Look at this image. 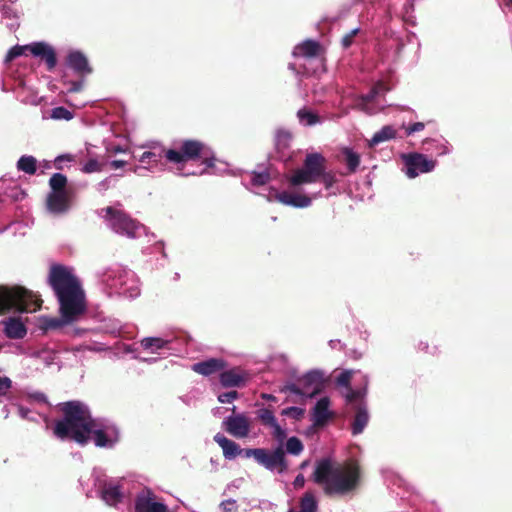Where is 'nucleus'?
Listing matches in <instances>:
<instances>
[{"instance_id":"nucleus-1","label":"nucleus","mask_w":512,"mask_h":512,"mask_svg":"<svg viewBox=\"0 0 512 512\" xmlns=\"http://www.w3.org/2000/svg\"><path fill=\"white\" fill-rule=\"evenodd\" d=\"M63 419L56 421L54 435L59 439L70 438L84 446L92 435L97 447H112L117 441L115 429H98L88 407L80 401H67L59 404Z\"/></svg>"},{"instance_id":"nucleus-2","label":"nucleus","mask_w":512,"mask_h":512,"mask_svg":"<svg viewBox=\"0 0 512 512\" xmlns=\"http://www.w3.org/2000/svg\"><path fill=\"white\" fill-rule=\"evenodd\" d=\"M361 470L355 461L344 465H333L330 459L317 462L312 475L313 481L323 487L328 496H343L353 492L360 483Z\"/></svg>"},{"instance_id":"nucleus-3","label":"nucleus","mask_w":512,"mask_h":512,"mask_svg":"<svg viewBox=\"0 0 512 512\" xmlns=\"http://www.w3.org/2000/svg\"><path fill=\"white\" fill-rule=\"evenodd\" d=\"M49 284L58 298L60 313L66 322L74 321L85 312L84 291L78 278L66 267L52 266L49 273Z\"/></svg>"},{"instance_id":"nucleus-4","label":"nucleus","mask_w":512,"mask_h":512,"mask_svg":"<svg viewBox=\"0 0 512 512\" xmlns=\"http://www.w3.org/2000/svg\"><path fill=\"white\" fill-rule=\"evenodd\" d=\"M163 154L167 161L174 164L201 160L206 168H214L216 163L214 151L204 142L195 139H186L178 149H165Z\"/></svg>"},{"instance_id":"nucleus-5","label":"nucleus","mask_w":512,"mask_h":512,"mask_svg":"<svg viewBox=\"0 0 512 512\" xmlns=\"http://www.w3.org/2000/svg\"><path fill=\"white\" fill-rule=\"evenodd\" d=\"M42 300L23 286L0 285V315L15 309L31 313L39 310Z\"/></svg>"},{"instance_id":"nucleus-6","label":"nucleus","mask_w":512,"mask_h":512,"mask_svg":"<svg viewBox=\"0 0 512 512\" xmlns=\"http://www.w3.org/2000/svg\"><path fill=\"white\" fill-rule=\"evenodd\" d=\"M102 211L105 212V215L103 216L104 220L108 222L110 228L114 232L129 238H134L136 236V232L140 225L125 211L116 209L112 206H108L102 209Z\"/></svg>"},{"instance_id":"nucleus-7","label":"nucleus","mask_w":512,"mask_h":512,"mask_svg":"<svg viewBox=\"0 0 512 512\" xmlns=\"http://www.w3.org/2000/svg\"><path fill=\"white\" fill-rule=\"evenodd\" d=\"M257 463L267 470L277 471L278 473H283L288 469V462L282 446H278L272 451L262 448Z\"/></svg>"},{"instance_id":"nucleus-8","label":"nucleus","mask_w":512,"mask_h":512,"mask_svg":"<svg viewBox=\"0 0 512 512\" xmlns=\"http://www.w3.org/2000/svg\"><path fill=\"white\" fill-rule=\"evenodd\" d=\"M403 160L406 166V175L409 178H415L420 173L431 172L436 166L435 160L428 159L421 153L403 155Z\"/></svg>"},{"instance_id":"nucleus-9","label":"nucleus","mask_w":512,"mask_h":512,"mask_svg":"<svg viewBox=\"0 0 512 512\" xmlns=\"http://www.w3.org/2000/svg\"><path fill=\"white\" fill-rule=\"evenodd\" d=\"M72 192H49L46 197L45 206L48 212L54 215H63L71 207Z\"/></svg>"},{"instance_id":"nucleus-10","label":"nucleus","mask_w":512,"mask_h":512,"mask_svg":"<svg viewBox=\"0 0 512 512\" xmlns=\"http://www.w3.org/2000/svg\"><path fill=\"white\" fill-rule=\"evenodd\" d=\"M168 507L164 503L156 501V496L151 490L143 491L135 498V512H167Z\"/></svg>"},{"instance_id":"nucleus-11","label":"nucleus","mask_w":512,"mask_h":512,"mask_svg":"<svg viewBox=\"0 0 512 512\" xmlns=\"http://www.w3.org/2000/svg\"><path fill=\"white\" fill-rule=\"evenodd\" d=\"M225 430L236 438H245L250 432V423L246 416H229L223 422Z\"/></svg>"},{"instance_id":"nucleus-12","label":"nucleus","mask_w":512,"mask_h":512,"mask_svg":"<svg viewBox=\"0 0 512 512\" xmlns=\"http://www.w3.org/2000/svg\"><path fill=\"white\" fill-rule=\"evenodd\" d=\"M30 53L35 57L41 58L45 62L48 71H52L57 65V56L54 48L45 42L31 43Z\"/></svg>"},{"instance_id":"nucleus-13","label":"nucleus","mask_w":512,"mask_h":512,"mask_svg":"<svg viewBox=\"0 0 512 512\" xmlns=\"http://www.w3.org/2000/svg\"><path fill=\"white\" fill-rule=\"evenodd\" d=\"M227 367V363L221 358H210L194 363L192 370L203 376H210L221 372Z\"/></svg>"},{"instance_id":"nucleus-14","label":"nucleus","mask_w":512,"mask_h":512,"mask_svg":"<svg viewBox=\"0 0 512 512\" xmlns=\"http://www.w3.org/2000/svg\"><path fill=\"white\" fill-rule=\"evenodd\" d=\"M330 400L328 397L319 399L312 411V420L314 427H323L333 416L329 411Z\"/></svg>"},{"instance_id":"nucleus-15","label":"nucleus","mask_w":512,"mask_h":512,"mask_svg":"<svg viewBox=\"0 0 512 512\" xmlns=\"http://www.w3.org/2000/svg\"><path fill=\"white\" fill-rule=\"evenodd\" d=\"M303 167L317 180L326 169V159L320 153H309L306 155Z\"/></svg>"},{"instance_id":"nucleus-16","label":"nucleus","mask_w":512,"mask_h":512,"mask_svg":"<svg viewBox=\"0 0 512 512\" xmlns=\"http://www.w3.org/2000/svg\"><path fill=\"white\" fill-rule=\"evenodd\" d=\"M2 324L5 335L10 339H22L27 334L26 326L19 317H9Z\"/></svg>"},{"instance_id":"nucleus-17","label":"nucleus","mask_w":512,"mask_h":512,"mask_svg":"<svg viewBox=\"0 0 512 512\" xmlns=\"http://www.w3.org/2000/svg\"><path fill=\"white\" fill-rule=\"evenodd\" d=\"M246 382V374L239 368H233L220 373V383L223 387H241Z\"/></svg>"},{"instance_id":"nucleus-18","label":"nucleus","mask_w":512,"mask_h":512,"mask_svg":"<svg viewBox=\"0 0 512 512\" xmlns=\"http://www.w3.org/2000/svg\"><path fill=\"white\" fill-rule=\"evenodd\" d=\"M299 384L306 391L307 396L313 397L321 390L322 374L318 371L309 372L299 380Z\"/></svg>"},{"instance_id":"nucleus-19","label":"nucleus","mask_w":512,"mask_h":512,"mask_svg":"<svg viewBox=\"0 0 512 512\" xmlns=\"http://www.w3.org/2000/svg\"><path fill=\"white\" fill-rule=\"evenodd\" d=\"M67 64L80 75H86L92 72V68L89 66L87 58L79 51L71 52L67 56Z\"/></svg>"},{"instance_id":"nucleus-20","label":"nucleus","mask_w":512,"mask_h":512,"mask_svg":"<svg viewBox=\"0 0 512 512\" xmlns=\"http://www.w3.org/2000/svg\"><path fill=\"white\" fill-rule=\"evenodd\" d=\"M214 441L222 448L223 455L226 459L231 460L242 454L241 447L221 433H217L214 436Z\"/></svg>"},{"instance_id":"nucleus-21","label":"nucleus","mask_w":512,"mask_h":512,"mask_svg":"<svg viewBox=\"0 0 512 512\" xmlns=\"http://www.w3.org/2000/svg\"><path fill=\"white\" fill-rule=\"evenodd\" d=\"M276 199L284 205H289L297 208H305L311 204L310 197L286 191L278 193L276 195Z\"/></svg>"},{"instance_id":"nucleus-22","label":"nucleus","mask_w":512,"mask_h":512,"mask_svg":"<svg viewBox=\"0 0 512 512\" xmlns=\"http://www.w3.org/2000/svg\"><path fill=\"white\" fill-rule=\"evenodd\" d=\"M356 414L352 422V434L358 435L363 432L368 424L369 415L366 406L356 405Z\"/></svg>"},{"instance_id":"nucleus-23","label":"nucleus","mask_w":512,"mask_h":512,"mask_svg":"<svg viewBox=\"0 0 512 512\" xmlns=\"http://www.w3.org/2000/svg\"><path fill=\"white\" fill-rule=\"evenodd\" d=\"M320 50L321 46L319 42L314 40H306L295 47L294 54L297 56L312 58L318 56Z\"/></svg>"},{"instance_id":"nucleus-24","label":"nucleus","mask_w":512,"mask_h":512,"mask_svg":"<svg viewBox=\"0 0 512 512\" xmlns=\"http://www.w3.org/2000/svg\"><path fill=\"white\" fill-rule=\"evenodd\" d=\"M341 154L347 166L348 173H355L360 165V155L348 147H344L341 150Z\"/></svg>"},{"instance_id":"nucleus-25","label":"nucleus","mask_w":512,"mask_h":512,"mask_svg":"<svg viewBox=\"0 0 512 512\" xmlns=\"http://www.w3.org/2000/svg\"><path fill=\"white\" fill-rule=\"evenodd\" d=\"M120 487L116 485H105L102 489V499L110 506L116 505L122 500Z\"/></svg>"},{"instance_id":"nucleus-26","label":"nucleus","mask_w":512,"mask_h":512,"mask_svg":"<svg viewBox=\"0 0 512 512\" xmlns=\"http://www.w3.org/2000/svg\"><path fill=\"white\" fill-rule=\"evenodd\" d=\"M68 179L62 173H54L49 179L50 192H72L71 188H68Z\"/></svg>"},{"instance_id":"nucleus-27","label":"nucleus","mask_w":512,"mask_h":512,"mask_svg":"<svg viewBox=\"0 0 512 512\" xmlns=\"http://www.w3.org/2000/svg\"><path fill=\"white\" fill-rule=\"evenodd\" d=\"M397 131L392 125H385L377 131L370 140V146H375L381 142H385L396 138Z\"/></svg>"},{"instance_id":"nucleus-28","label":"nucleus","mask_w":512,"mask_h":512,"mask_svg":"<svg viewBox=\"0 0 512 512\" xmlns=\"http://www.w3.org/2000/svg\"><path fill=\"white\" fill-rule=\"evenodd\" d=\"M317 181L318 180L313 177L304 167L295 170L293 175L289 178V183L292 186H299Z\"/></svg>"},{"instance_id":"nucleus-29","label":"nucleus","mask_w":512,"mask_h":512,"mask_svg":"<svg viewBox=\"0 0 512 512\" xmlns=\"http://www.w3.org/2000/svg\"><path fill=\"white\" fill-rule=\"evenodd\" d=\"M141 346L145 350L156 352L157 350L167 347L170 343L168 340H164L159 337H147L141 340Z\"/></svg>"},{"instance_id":"nucleus-30","label":"nucleus","mask_w":512,"mask_h":512,"mask_svg":"<svg viewBox=\"0 0 512 512\" xmlns=\"http://www.w3.org/2000/svg\"><path fill=\"white\" fill-rule=\"evenodd\" d=\"M17 168L29 175H33L37 170V161L33 156H22L17 162Z\"/></svg>"},{"instance_id":"nucleus-31","label":"nucleus","mask_w":512,"mask_h":512,"mask_svg":"<svg viewBox=\"0 0 512 512\" xmlns=\"http://www.w3.org/2000/svg\"><path fill=\"white\" fill-rule=\"evenodd\" d=\"M344 397H345L346 403L351 405L354 410L356 409L357 404H360L361 406H365L364 401H363V394L359 390H354V389H352V387H349L348 389H346Z\"/></svg>"},{"instance_id":"nucleus-32","label":"nucleus","mask_w":512,"mask_h":512,"mask_svg":"<svg viewBox=\"0 0 512 512\" xmlns=\"http://www.w3.org/2000/svg\"><path fill=\"white\" fill-rule=\"evenodd\" d=\"M298 119L301 123L312 126L320 122V117L313 111L302 108L297 112Z\"/></svg>"},{"instance_id":"nucleus-33","label":"nucleus","mask_w":512,"mask_h":512,"mask_svg":"<svg viewBox=\"0 0 512 512\" xmlns=\"http://www.w3.org/2000/svg\"><path fill=\"white\" fill-rule=\"evenodd\" d=\"M317 502L314 495L311 492H306L300 500V511L299 512H316Z\"/></svg>"},{"instance_id":"nucleus-34","label":"nucleus","mask_w":512,"mask_h":512,"mask_svg":"<svg viewBox=\"0 0 512 512\" xmlns=\"http://www.w3.org/2000/svg\"><path fill=\"white\" fill-rule=\"evenodd\" d=\"M380 87H384L383 81H378L371 90L360 97L361 103L363 105H367L375 100V98L380 94Z\"/></svg>"},{"instance_id":"nucleus-35","label":"nucleus","mask_w":512,"mask_h":512,"mask_svg":"<svg viewBox=\"0 0 512 512\" xmlns=\"http://www.w3.org/2000/svg\"><path fill=\"white\" fill-rule=\"evenodd\" d=\"M303 449V443L295 436L290 437L286 442V451L292 455H299Z\"/></svg>"},{"instance_id":"nucleus-36","label":"nucleus","mask_w":512,"mask_h":512,"mask_svg":"<svg viewBox=\"0 0 512 512\" xmlns=\"http://www.w3.org/2000/svg\"><path fill=\"white\" fill-rule=\"evenodd\" d=\"M52 119L55 120H71L73 118V113L69 111L67 108L59 106L55 107L51 110L50 114Z\"/></svg>"},{"instance_id":"nucleus-37","label":"nucleus","mask_w":512,"mask_h":512,"mask_svg":"<svg viewBox=\"0 0 512 512\" xmlns=\"http://www.w3.org/2000/svg\"><path fill=\"white\" fill-rule=\"evenodd\" d=\"M271 177L268 171L252 172L251 173V184L254 186H263L270 181Z\"/></svg>"},{"instance_id":"nucleus-38","label":"nucleus","mask_w":512,"mask_h":512,"mask_svg":"<svg viewBox=\"0 0 512 512\" xmlns=\"http://www.w3.org/2000/svg\"><path fill=\"white\" fill-rule=\"evenodd\" d=\"M25 51H30V44L24 46L16 45L12 47L6 54L5 62L9 63L13 61L15 58L23 55Z\"/></svg>"},{"instance_id":"nucleus-39","label":"nucleus","mask_w":512,"mask_h":512,"mask_svg":"<svg viewBox=\"0 0 512 512\" xmlns=\"http://www.w3.org/2000/svg\"><path fill=\"white\" fill-rule=\"evenodd\" d=\"M258 417L262 424L266 426H273L276 425L277 421L273 414V412L269 409H260L258 412Z\"/></svg>"},{"instance_id":"nucleus-40","label":"nucleus","mask_w":512,"mask_h":512,"mask_svg":"<svg viewBox=\"0 0 512 512\" xmlns=\"http://www.w3.org/2000/svg\"><path fill=\"white\" fill-rule=\"evenodd\" d=\"M103 170V164L96 159H89L82 168L84 173L101 172Z\"/></svg>"},{"instance_id":"nucleus-41","label":"nucleus","mask_w":512,"mask_h":512,"mask_svg":"<svg viewBox=\"0 0 512 512\" xmlns=\"http://www.w3.org/2000/svg\"><path fill=\"white\" fill-rule=\"evenodd\" d=\"M352 379V371L345 370L339 374V376L336 379V383L340 386L345 387L348 389L351 387L350 382Z\"/></svg>"},{"instance_id":"nucleus-42","label":"nucleus","mask_w":512,"mask_h":512,"mask_svg":"<svg viewBox=\"0 0 512 512\" xmlns=\"http://www.w3.org/2000/svg\"><path fill=\"white\" fill-rule=\"evenodd\" d=\"M319 179H321L326 189H330L336 182L335 174L332 171H326V169Z\"/></svg>"},{"instance_id":"nucleus-43","label":"nucleus","mask_w":512,"mask_h":512,"mask_svg":"<svg viewBox=\"0 0 512 512\" xmlns=\"http://www.w3.org/2000/svg\"><path fill=\"white\" fill-rule=\"evenodd\" d=\"M359 31V28H355L343 36L341 44L344 49H348L353 44L354 38L359 33Z\"/></svg>"},{"instance_id":"nucleus-44","label":"nucleus","mask_w":512,"mask_h":512,"mask_svg":"<svg viewBox=\"0 0 512 512\" xmlns=\"http://www.w3.org/2000/svg\"><path fill=\"white\" fill-rule=\"evenodd\" d=\"M283 415L291 416L296 420H299L304 415V409L299 407H288L282 411Z\"/></svg>"},{"instance_id":"nucleus-45","label":"nucleus","mask_w":512,"mask_h":512,"mask_svg":"<svg viewBox=\"0 0 512 512\" xmlns=\"http://www.w3.org/2000/svg\"><path fill=\"white\" fill-rule=\"evenodd\" d=\"M12 387V381L10 378L0 376V396H5Z\"/></svg>"},{"instance_id":"nucleus-46","label":"nucleus","mask_w":512,"mask_h":512,"mask_svg":"<svg viewBox=\"0 0 512 512\" xmlns=\"http://www.w3.org/2000/svg\"><path fill=\"white\" fill-rule=\"evenodd\" d=\"M237 397H238V392L237 391H229V392L221 393L218 396V401L221 402V403H231Z\"/></svg>"},{"instance_id":"nucleus-47","label":"nucleus","mask_w":512,"mask_h":512,"mask_svg":"<svg viewBox=\"0 0 512 512\" xmlns=\"http://www.w3.org/2000/svg\"><path fill=\"white\" fill-rule=\"evenodd\" d=\"M220 507L223 512H236L238 508L236 501L233 499L222 501Z\"/></svg>"},{"instance_id":"nucleus-48","label":"nucleus","mask_w":512,"mask_h":512,"mask_svg":"<svg viewBox=\"0 0 512 512\" xmlns=\"http://www.w3.org/2000/svg\"><path fill=\"white\" fill-rule=\"evenodd\" d=\"M273 428V437L282 442L286 438V432L280 427L278 423L276 425L271 426Z\"/></svg>"},{"instance_id":"nucleus-49","label":"nucleus","mask_w":512,"mask_h":512,"mask_svg":"<svg viewBox=\"0 0 512 512\" xmlns=\"http://www.w3.org/2000/svg\"><path fill=\"white\" fill-rule=\"evenodd\" d=\"M285 390L290 391L291 393H294L297 395L307 396L306 391L303 389V387L299 383L298 384H295V383L289 384L285 387Z\"/></svg>"},{"instance_id":"nucleus-50","label":"nucleus","mask_w":512,"mask_h":512,"mask_svg":"<svg viewBox=\"0 0 512 512\" xmlns=\"http://www.w3.org/2000/svg\"><path fill=\"white\" fill-rule=\"evenodd\" d=\"M424 128L425 124L423 122H415L406 128V134L409 136L415 132L422 131Z\"/></svg>"},{"instance_id":"nucleus-51","label":"nucleus","mask_w":512,"mask_h":512,"mask_svg":"<svg viewBox=\"0 0 512 512\" xmlns=\"http://www.w3.org/2000/svg\"><path fill=\"white\" fill-rule=\"evenodd\" d=\"M418 349L421 352L428 353V354H431V355H435L437 353V346H433L430 349L429 343L427 341L426 342L421 341L419 343Z\"/></svg>"},{"instance_id":"nucleus-52","label":"nucleus","mask_w":512,"mask_h":512,"mask_svg":"<svg viewBox=\"0 0 512 512\" xmlns=\"http://www.w3.org/2000/svg\"><path fill=\"white\" fill-rule=\"evenodd\" d=\"M262 448H247L242 449V454H244L245 457H253L256 461L258 460V457L260 455Z\"/></svg>"},{"instance_id":"nucleus-53","label":"nucleus","mask_w":512,"mask_h":512,"mask_svg":"<svg viewBox=\"0 0 512 512\" xmlns=\"http://www.w3.org/2000/svg\"><path fill=\"white\" fill-rule=\"evenodd\" d=\"M73 160V156L70 155V154H65V155H60L58 156L55 161H54V165L56 167V169H62V166H61V163L63 161H72Z\"/></svg>"},{"instance_id":"nucleus-54","label":"nucleus","mask_w":512,"mask_h":512,"mask_svg":"<svg viewBox=\"0 0 512 512\" xmlns=\"http://www.w3.org/2000/svg\"><path fill=\"white\" fill-rule=\"evenodd\" d=\"M82 82L81 81H72L70 82V88L68 89V92L70 93H76L81 91L82 89Z\"/></svg>"},{"instance_id":"nucleus-55","label":"nucleus","mask_w":512,"mask_h":512,"mask_svg":"<svg viewBox=\"0 0 512 512\" xmlns=\"http://www.w3.org/2000/svg\"><path fill=\"white\" fill-rule=\"evenodd\" d=\"M293 484H294V487L296 489L302 488L304 486V484H305L304 476L302 474L297 475L295 480H294V482H293Z\"/></svg>"},{"instance_id":"nucleus-56","label":"nucleus","mask_w":512,"mask_h":512,"mask_svg":"<svg viewBox=\"0 0 512 512\" xmlns=\"http://www.w3.org/2000/svg\"><path fill=\"white\" fill-rule=\"evenodd\" d=\"M156 157V154L150 151L144 152L141 156V162L149 163L152 159Z\"/></svg>"},{"instance_id":"nucleus-57","label":"nucleus","mask_w":512,"mask_h":512,"mask_svg":"<svg viewBox=\"0 0 512 512\" xmlns=\"http://www.w3.org/2000/svg\"><path fill=\"white\" fill-rule=\"evenodd\" d=\"M60 326H61V322L58 319H50L46 324V328H50V329H56V328H59Z\"/></svg>"},{"instance_id":"nucleus-58","label":"nucleus","mask_w":512,"mask_h":512,"mask_svg":"<svg viewBox=\"0 0 512 512\" xmlns=\"http://www.w3.org/2000/svg\"><path fill=\"white\" fill-rule=\"evenodd\" d=\"M126 165V161L123 160H113L110 162V166L113 169H119Z\"/></svg>"},{"instance_id":"nucleus-59","label":"nucleus","mask_w":512,"mask_h":512,"mask_svg":"<svg viewBox=\"0 0 512 512\" xmlns=\"http://www.w3.org/2000/svg\"><path fill=\"white\" fill-rule=\"evenodd\" d=\"M110 151L113 153H121L124 152V149L121 146L117 145L112 147Z\"/></svg>"},{"instance_id":"nucleus-60","label":"nucleus","mask_w":512,"mask_h":512,"mask_svg":"<svg viewBox=\"0 0 512 512\" xmlns=\"http://www.w3.org/2000/svg\"><path fill=\"white\" fill-rule=\"evenodd\" d=\"M262 398L270 401H276V397L272 394H262Z\"/></svg>"},{"instance_id":"nucleus-61","label":"nucleus","mask_w":512,"mask_h":512,"mask_svg":"<svg viewBox=\"0 0 512 512\" xmlns=\"http://www.w3.org/2000/svg\"><path fill=\"white\" fill-rule=\"evenodd\" d=\"M389 91V87L384 83V87H380V94Z\"/></svg>"},{"instance_id":"nucleus-62","label":"nucleus","mask_w":512,"mask_h":512,"mask_svg":"<svg viewBox=\"0 0 512 512\" xmlns=\"http://www.w3.org/2000/svg\"><path fill=\"white\" fill-rule=\"evenodd\" d=\"M306 465H307V462L305 461V462H303V463L301 464V468H304Z\"/></svg>"},{"instance_id":"nucleus-63","label":"nucleus","mask_w":512,"mask_h":512,"mask_svg":"<svg viewBox=\"0 0 512 512\" xmlns=\"http://www.w3.org/2000/svg\"><path fill=\"white\" fill-rule=\"evenodd\" d=\"M506 4L507 5H511L512 4V0H508Z\"/></svg>"},{"instance_id":"nucleus-64","label":"nucleus","mask_w":512,"mask_h":512,"mask_svg":"<svg viewBox=\"0 0 512 512\" xmlns=\"http://www.w3.org/2000/svg\"><path fill=\"white\" fill-rule=\"evenodd\" d=\"M288 512H294L293 510H289Z\"/></svg>"}]
</instances>
